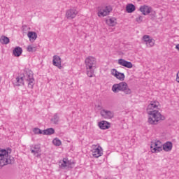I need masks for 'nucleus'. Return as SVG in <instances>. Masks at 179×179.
Wrapping results in <instances>:
<instances>
[{"label":"nucleus","instance_id":"obj_1","mask_svg":"<svg viewBox=\"0 0 179 179\" xmlns=\"http://www.w3.org/2000/svg\"><path fill=\"white\" fill-rule=\"evenodd\" d=\"M159 107H160V103L157 101H152L148 106V122L150 125H157L158 122H162L166 120V117L159 111Z\"/></svg>","mask_w":179,"mask_h":179},{"label":"nucleus","instance_id":"obj_2","mask_svg":"<svg viewBox=\"0 0 179 179\" xmlns=\"http://www.w3.org/2000/svg\"><path fill=\"white\" fill-rule=\"evenodd\" d=\"M85 64L87 76L93 78L94 71L97 68V59L93 56H88L85 59Z\"/></svg>","mask_w":179,"mask_h":179},{"label":"nucleus","instance_id":"obj_3","mask_svg":"<svg viewBox=\"0 0 179 179\" xmlns=\"http://www.w3.org/2000/svg\"><path fill=\"white\" fill-rule=\"evenodd\" d=\"M10 153H12V149L10 148L0 149V166L1 167H3V166L10 164Z\"/></svg>","mask_w":179,"mask_h":179},{"label":"nucleus","instance_id":"obj_4","mask_svg":"<svg viewBox=\"0 0 179 179\" xmlns=\"http://www.w3.org/2000/svg\"><path fill=\"white\" fill-rule=\"evenodd\" d=\"M112 92H113V93L123 92L124 94H132V90H130L128 83L125 82L114 84L112 86Z\"/></svg>","mask_w":179,"mask_h":179},{"label":"nucleus","instance_id":"obj_5","mask_svg":"<svg viewBox=\"0 0 179 179\" xmlns=\"http://www.w3.org/2000/svg\"><path fill=\"white\" fill-rule=\"evenodd\" d=\"M150 150L152 153H160L163 151V143L159 140L151 142Z\"/></svg>","mask_w":179,"mask_h":179},{"label":"nucleus","instance_id":"obj_6","mask_svg":"<svg viewBox=\"0 0 179 179\" xmlns=\"http://www.w3.org/2000/svg\"><path fill=\"white\" fill-rule=\"evenodd\" d=\"M74 165L75 162L68 158H63L62 160H60L59 162L60 169H72Z\"/></svg>","mask_w":179,"mask_h":179},{"label":"nucleus","instance_id":"obj_7","mask_svg":"<svg viewBox=\"0 0 179 179\" xmlns=\"http://www.w3.org/2000/svg\"><path fill=\"white\" fill-rule=\"evenodd\" d=\"M93 157L99 159L103 156V148L99 145H93L91 150Z\"/></svg>","mask_w":179,"mask_h":179},{"label":"nucleus","instance_id":"obj_8","mask_svg":"<svg viewBox=\"0 0 179 179\" xmlns=\"http://www.w3.org/2000/svg\"><path fill=\"white\" fill-rule=\"evenodd\" d=\"M111 10H113V8L110 6L99 7L97 16L99 17H106V16L110 15Z\"/></svg>","mask_w":179,"mask_h":179},{"label":"nucleus","instance_id":"obj_9","mask_svg":"<svg viewBox=\"0 0 179 179\" xmlns=\"http://www.w3.org/2000/svg\"><path fill=\"white\" fill-rule=\"evenodd\" d=\"M142 41L145 44L148 48L155 47V44H156V41L149 35H144L142 38Z\"/></svg>","mask_w":179,"mask_h":179},{"label":"nucleus","instance_id":"obj_10","mask_svg":"<svg viewBox=\"0 0 179 179\" xmlns=\"http://www.w3.org/2000/svg\"><path fill=\"white\" fill-rule=\"evenodd\" d=\"M78 13H79V12H78V9H76V8L73 7L70 9H68L66 11V19H69L71 20L72 19H75V17H76V16H78Z\"/></svg>","mask_w":179,"mask_h":179},{"label":"nucleus","instance_id":"obj_11","mask_svg":"<svg viewBox=\"0 0 179 179\" xmlns=\"http://www.w3.org/2000/svg\"><path fill=\"white\" fill-rule=\"evenodd\" d=\"M139 10L142 15L148 16V15H150L153 12V8L148 5L144 4L140 6Z\"/></svg>","mask_w":179,"mask_h":179},{"label":"nucleus","instance_id":"obj_12","mask_svg":"<svg viewBox=\"0 0 179 179\" xmlns=\"http://www.w3.org/2000/svg\"><path fill=\"white\" fill-rule=\"evenodd\" d=\"M110 73L112 76H114L118 80H120L121 82L124 81L125 79V74L123 73H120L117 69H113L110 70Z\"/></svg>","mask_w":179,"mask_h":179},{"label":"nucleus","instance_id":"obj_13","mask_svg":"<svg viewBox=\"0 0 179 179\" xmlns=\"http://www.w3.org/2000/svg\"><path fill=\"white\" fill-rule=\"evenodd\" d=\"M118 65H121L122 66H124V68H128L131 69L134 68V64L131 62H128L124 59H119L117 60Z\"/></svg>","mask_w":179,"mask_h":179},{"label":"nucleus","instance_id":"obj_14","mask_svg":"<svg viewBox=\"0 0 179 179\" xmlns=\"http://www.w3.org/2000/svg\"><path fill=\"white\" fill-rule=\"evenodd\" d=\"M25 75L27 76L25 80L28 82V87H30V89H33V86H34V78H33V73H31V72H29L25 73Z\"/></svg>","mask_w":179,"mask_h":179},{"label":"nucleus","instance_id":"obj_15","mask_svg":"<svg viewBox=\"0 0 179 179\" xmlns=\"http://www.w3.org/2000/svg\"><path fill=\"white\" fill-rule=\"evenodd\" d=\"M100 114L105 120H111L114 117V113L110 110L103 109L101 110Z\"/></svg>","mask_w":179,"mask_h":179},{"label":"nucleus","instance_id":"obj_16","mask_svg":"<svg viewBox=\"0 0 179 179\" xmlns=\"http://www.w3.org/2000/svg\"><path fill=\"white\" fill-rule=\"evenodd\" d=\"M106 24L107 26H109V27H115L116 24H118V22L115 17H108L106 19Z\"/></svg>","mask_w":179,"mask_h":179},{"label":"nucleus","instance_id":"obj_17","mask_svg":"<svg viewBox=\"0 0 179 179\" xmlns=\"http://www.w3.org/2000/svg\"><path fill=\"white\" fill-rule=\"evenodd\" d=\"M52 64L55 66H57L59 69H62V64L61 62V57L58 55L53 56Z\"/></svg>","mask_w":179,"mask_h":179},{"label":"nucleus","instance_id":"obj_18","mask_svg":"<svg viewBox=\"0 0 179 179\" xmlns=\"http://www.w3.org/2000/svg\"><path fill=\"white\" fill-rule=\"evenodd\" d=\"M31 152L34 154V156H36V157H40V156H41V147H40L39 145H35L31 149Z\"/></svg>","mask_w":179,"mask_h":179},{"label":"nucleus","instance_id":"obj_19","mask_svg":"<svg viewBox=\"0 0 179 179\" xmlns=\"http://www.w3.org/2000/svg\"><path fill=\"white\" fill-rule=\"evenodd\" d=\"M27 77V76L26 75V73L18 76V77H17V78H16L17 85L22 86V85H24V80H26Z\"/></svg>","mask_w":179,"mask_h":179},{"label":"nucleus","instance_id":"obj_20","mask_svg":"<svg viewBox=\"0 0 179 179\" xmlns=\"http://www.w3.org/2000/svg\"><path fill=\"white\" fill-rule=\"evenodd\" d=\"M162 150L164 152H171L173 150V143L168 141L165 143H162Z\"/></svg>","mask_w":179,"mask_h":179},{"label":"nucleus","instance_id":"obj_21","mask_svg":"<svg viewBox=\"0 0 179 179\" xmlns=\"http://www.w3.org/2000/svg\"><path fill=\"white\" fill-rule=\"evenodd\" d=\"M98 126L100 129H108L111 127V124L106 120H102L98 123Z\"/></svg>","mask_w":179,"mask_h":179},{"label":"nucleus","instance_id":"obj_22","mask_svg":"<svg viewBox=\"0 0 179 179\" xmlns=\"http://www.w3.org/2000/svg\"><path fill=\"white\" fill-rule=\"evenodd\" d=\"M136 8L135 7V5L132 3H128L126 6V12L127 13H134V11L136 10Z\"/></svg>","mask_w":179,"mask_h":179},{"label":"nucleus","instance_id":"obj_23","mask_svg":"<svg viewBox=\"0 0 179 179\" xmlns=\"http://www.w3.org/2000/svg\"><path fill=\"white\" fill-rule=\"evenodd\" d=\"M27 36L29 37V41H31V43H34V41L37 40V34H36V32L29 31L28 32Z\"/></svg>","mask_w":179,"mask_h":179},{"label":"nucleus","instance_id":"obj_24","mask_svg":"<svg viewBox=\"0 0 179 179\" xmlns=\"http://www.w3.org/2000/svg\"><path fill=\"white\" fill-rule=\"evenodd\" d=\"M23 52V50L20 47H16L13 50V55L15 57H20Z\"/></svg>","mask_w":179,"mask_h":179},{"label":"nucleus","instance_id":"obj_25","mask_svg":"<svg viewBox=\"0 0 179 179\" xmlns=\"http://www.w3.org/2000/svg\"><path fill=\"white\" fill-rule=\"evenodd\" d=\"M55 133V130L52 128H49L45 130H43V135H53Z\"/></svg>","mask_w":179,"mask_h":179},{"label":"nucleus","instance_id":"obj_26","mask_svg":"<svg viewBox=\"0 0 179 179\" xmlns=\"http://www.w3.org/2000/svg\"><path fill=\"white\" fill-rule=\"evenodd\" d=\"M10 40L9 38L3 36L1 37L0 38V43H1V44H9Z\"/></svg>","mask_w":179,"mask_h":179},{"label":"nucleus","instance_id":"obj_27","mask_svg":"<svg viewBox=\"0 0 179 179\" xmlns=\"http://www.w3.org/2000/svg\"><path fill=\"white\" fill-rule=\"evenodd\" d=\"M27 50L29 52H34L36 51L37 50V47H36V45H28V47L27 48Z\"/></svg>","mask_w":179,"mask_h":179},{"label":"nucleus","instance_id":"obj_28","mask_svg":"<svg viewBox=\"0 0 179 179\" xmlns=\"http://www.w3.org/2000/svg\"><path fill=\"white\" fill-rule=\"evenodd\" d=\"M52 143L55 146H61L62 145V141H61L58 138H55L53 139Z\"/></svg>","mask_w":179,"mask_h":179},{"label":"nucleus","instance_id":"obj_29","mask_svg":"<svg viewBox=\"0 0 179 179\" xmlns=\"http://www.w3.org/2000/svg\"><path fill=\"white\" fill-rule=\"evenodd\" d=\"M33 132L35 135H43V131L39 128H34Z\"/></svg>","mask_w":179,"mask_h":179},{"label":"nucleus","instance_id":"obj_30","mask_svg":"<svg viewBox=\"0 0 179 179\" xmlns=\"http://www.w3.org/2000/svg\"><path fill=\"white\" fill-rule=\"evenodd\" d=\"M136 22H137V23H142V22H143V16H142V15H138V16L136 18Z\"/></svg>","mask_w":179,"mask_h":179},{"label":"nucleus","instance_id":"obj_31","mask_svg":"<svg viewBox=\"0 0 179 179\" xmlns=\"http://www.w3.org/2000/svg\"><path fill=\"white\" fill-rule=\"evenodd\" d=\"M58 120H59V117H58V115H55L54 118L52 119V121H53L55 124H57V122H58Z\"/></svg>","mask_w":179,"mask_h":179},{"label":"nucleus","instance_id":"obj_32","mask_svg":"<svg viewBox=\"0 0 179 179\" xmlns=\"http://www.w3.org/2000/svg\"><path fill=\"white\" fill-rule=\"evenodd\" d=\"M138 1H141V0H138Z\"/></svg>","mask_w":179,"mask_h":179}]
</instances>
